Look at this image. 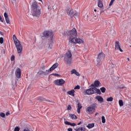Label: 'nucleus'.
I'll return each mask as SVG.
<instances>
[{"instance_id":"obj_10","label":"nucleus","mask_w":131,"mask_h":131,"mask_svg":"<svg viewBox=\"0 0 131 131\" xmlns=\"http://www.w3.org/2000/svg\"><path fill=\"white\" fill-rule=\"evenodd\" d=\"M15 74L17 78H21V69L20 68H17Z\"/></svg>"},{"instance_id":"obj_51","label":"nucleus","mask_w":131,"mask_h":131,"mask_svg":"<svg viewBox=\"0 0 131 131\" xmlns=\"http://www.w3.org/2000/svg\"><path fill=\"white\" fill-rule=\"evenodd\" d=\"M45 67H42V68H41V69H42V70H45Z\"/></svg>"},{"instance_id":"obj_37","label":"nucleus","mask_w":131,"mask_h":131,"mask_svg":"<svg viewBox=\"0 0 131 131\" xmlns=\"http://www.w3.org/2000/svg\"><path fill=\"white\" fill-rule=\"evenodd\" d=\"M13 131H20V127L16 126Z\"/></svg>"},{"instance_id":"obj_46","label":"nucleus","mask_w":131,"mask_h":131,"mask_svg":"<svg viewBox=\"0 0 131 131\" xmlns=\"http://www.w3.org/2000/svg\"><path fill=\"white\" fill-rule=\"evenodd\" d=\"M71 126H76V124L74 123H71Z\"/></svg>"},{"instance_id":"obj_20","label":"nucleus","mask_w":131,"mask_h":131,"mask_svg":"<svg viewBox=\"0 0 131 131\" xmlns=\"http://www.w3.org/2000/svg\"><path fill=\"white\" fill-rule=\"evenodd\" d=\"M74 93H75V91H74V90H72L70 91H68L67 92V94H68V95H70V96H72V97H74Z\"/></svg>"},{"instance_id":"obj_26","label":"nucleus","mask_w":131,"mask_h":131,"mask_svg":"<svg viewBox=\"0 0 131 131\" xmlns=\"http://www.w3.org/2000/svg\"><path fill=\"white\" fill-rule=\"evenodd\" d=\"M94 126H95V123H89L87 126L86 127H88V128L91 129V128H93V127H94Z\"/></svg>"},{"instance_id":"obj_39","label":"nucleus","mask_w":131,"mask_h":131,"mask_svg":"<svg viewBox=\"0 0 131 131\" xmlns=\"http://www.w3.org/2000/svg\"><path fill=\"white\" fill-rule=\"evenodd\" d=\"M114 2H115V0H111L110 3L109 4L110 7H111V6H112V5H113V3H114Z\"/></svg>"},{"instance_id":"obj_58","label":"nucleus","mask_w":131,"mask_h":131,"mask_svg":"<svg viewBox=\"0 0 131 131\" xmlns=\"http://www.w3.org/2000/svg\"><path fill=\"white\" fill-rule=\"evenodd\" d=\"M48 102H51V101H50V100H48Z\"/></svg>"},{"instance_id":"obj_11","label":"nucleus","mask_w":131,"mask_h":131,"mask_svg":"<svg viewBox=\"0 0 131 131\" xmlns=\"http://www.w3.org/2000/svg\"><path fill=\"white\" fill-rule=\"evenodd\" d=\"M67 13L68 15L70 17H73V14H74V12L73 11V9L72 8H68L67 9Z\"/></svg>"},{"instance_id":"obj_17","label":"nucleus","mask_w":131,"mask_h":131,"mask_svg":"<svg viewBox=\"0 0 131 131\" xmlns=\"http://www.w3.org/2000/svg\"><path fill=\"white\" fill-rule=\"evenodd\" d=\"M95 99H96L98 102H100V103L104 102V99H103V97H102L101 96H97Z\"/></svg>"},{"instance_id":"obj_48","label":"nucleus","mask_w":131,"mask_h":131,"mask_svg":"<svg viewBox=\"0 0 131 131\" xmlns=\"http://www.w3.org/2000/svg\"><path fill=\"white\" fill-rule=\"evenodd\" d=\"M72 130H73L72 128H68V131H72Z\"/></svg>"},{"instance_id":"obj_53","label":"nucleus","mask_w":131,"mask_h":131,"mask_svg":"<svg viewBox=\"0 0 131 131\" xmlns=\"http://www.w3.org/2000/svg\"><path fill=\"white\" fill-rule=\"evenodd\" d=\"M94 12H97V9H94Z\"/></svg>"},{"instance_id":"obj_41","label":"nucleus","mask_w":131,"mask_h":131,"mask_svg":"<svg viewBox=\"0 0 131 131\" xmlns=\"http://www.w3.org/2000/svg\"><path fill=\"white\" fill-rule=\"evenodd\" d=\"M80 89V86L79 85H77L74 88V90H79Z\"/></svg>"},{"instance_id":"obj_2","label":"nucleus","mask_w":131,"mask_h":131,"mask_svg":"<svg viewBox=\"0 0 131 131\" xmlns=\"http://www.w3.org/2000/svg\"><path fill=\"white\" fill-rule=\"evenodd\" d=\"M43 35L45 37H50V39L49 42L48 48L52 50L53 49V39H54V33L51 31H45L43 33Z\"/></svg>"},{"instance_id":"obj_7","label":"nucleus","mask_w":131,"mask_h":131,"mask_svg":"<svg viewBox=\"0 0 131 131\" xmlns=\"http://www.w3.org/2000/svg\"><path fill=\"white\" fill-rule=\"evenodd\" d=\"M15 47L17 51L18 54L21 55L22 54V51H23V47L21 45V42H16L15 44Z\"/></svg>"},{"instance_id":"obj_49","label":"nucleus","mask_w":131,"mask_h":131,"mask_svg":"<svg viewBox=\"0 0 131 131\" xmlns=\"http://www.w3.org/2000/svg\"><path fill=\"white\" fill-rule=\"evenodd\" d=\"M118 50H119L120 52H123L122 49H121V48L120 47V48H119Z\"/></svg>"},{"instance_id":"obj_6","label":"nucleus","mask_w":131,"mask_h":131,"mask_svg":"<svg viewBox=\"0 0 131 131\" xmlns=\"http://www.w3.org/2000/svg\"><path fill=\"white\" fill-rule=\"evenodd\" d=\"M69 36L70 37V39L77 36V31L75 28H73L72 30L69 31Z\"/></svg>"},{"instance_id":"obj_34","label":"nucleus","mask_w":131,"mask_h":131,"mask_svg":"<svg viewBox=\"0 0 131 131\" xmlns=\"http://www.w3.org/2000/svg\"><path fill=\"white\" fill-rule=\"evenodd\" d=\"M101 119H102V123H105V122H106V119H105V116H102Z\"/></svg>"},{"instance_id":"obj_27","label":"nucleus","mask_w":131,"mask_h":131,"mask_svg":"<svg viewBox=\"0 0 131 131\" xmlns=\"http://www.w3.org/2000/svg\"><path fill=\"white\" fill-rule=\"evenodd\" d=\"M98 6L99 8H102L103 7V3H102V1L101 0H98Z\"/></svg>"},{"instance_id":"obj_36","label":"nucleus","mask_w":131,"mask_h":131,"mask_svg":"<svg viewBox=\"0 0 131 131\" xmlns=\"http://www.w3.org/2000/svg\"><path fill=\"white\" fill-rule=\"evenodd\" d=\"M0 116L1 117H3V118H5V117H6V114L4 113H0Z\"/></svg>"},{"instance_id":"obj_35","label":"nucleus","mask_w":131,"mask_h":131,"mask_svg":"<svg viewBox=\"0 0 131 131\" xmlns=\"http://www.w3.org/2000/svg\"><path fill=\"white\" fill-rule=\"evenodd\" d=\"M78 16H79L78 13L76 12L75 14L73 13V17H74V18H78Z\"/></svg>"},{"instance_id":"obj_43","label":"nucleus","mask_w":131,"mask_h":131,"mask_svg":"<svg viewBox=\"0 0 131 131\" xmlns=\"http://www.w3.org/2000/svg\"><path fill=\"white\" fill-rule=\"evenodd\" d=\"M0 21H2V23H3L4 22V19L3 18L1 15H0Z\"/></svg>"},{"instance_id":"obj_50","label":"nucleus","mask_w":131,"mask_h":131,"mask_svg":"<svg viewBox=\"0 0 131 131\" xmlns=\"http://www.w3.org/2000/svg\"><path fill=\"white\" fill-rule=\"evenodd\" d=\"M0 34H1V35H4V33H3V32L0 31Z\"/></svg>"},{"instance_id":"obj_24","label":"nucleus","mask_w":131,"mask_h":131,"mask_svg":"<svg viewBox=\"0 0 131 131\" xmlns=\"http://www.w3.org/2000/svg\"><path fill=\"white\" fill-rule=\"evenodd\" d=\"M94 86L95 88H98L100 86V81L99 80H96L94 82Z\"/></svg>"},{"instance_id":"obj_9","label":"nucleus","mask_w":131,"mask_h":131,"mask_svg":"<svg viewBox=\"0 0 131 131\" xmlns=\"http://www.w3.org/2000/svg\"><path fill=\"white\" fill-rule=\"evenodd\" d=\"M85 94L88 95H94L95 94L94 87L86 90Z\"/></svg>"},{"instance_id":"obj_57","label":"nucleus","mask_w":131,"mask_h":131,"mask_svg":"<svg viewBox=\"0 0 131 131\" xmlns=\"http://www.w3.org/2000/svg\"><path fill=\"white\" fill-rule=\"evenodd\" d=\"M48 9H49V10L50 9V7H48Z\"/></svg>"},{"instance_id":"obj_55","label":"nucleus","mask_w":131,"mask_h":131,"mask_svg":"<svg viewBox=\"0 0 131 131\" xmlns=\"http://www.w3.org/2000/svg\"><path fill=\"white\" fill-rule=\"evenodd\" d=\"M127 60H128V61H129V58H127Z\"/></svg>"},{"instance_id":"obj_13","label":"nucleus","mask_w":131,"mask_h":131,"mask_svg":"<svg viewBox=\"0 0 131 131\" xmlns=\"http://www.w3.org/2000/svg\"><path fill=\"white\" fill-rule=\"evenodd\" d=\"M38 73L39 75H48L50 73V71H49V70H46L45 72L39 71Z\"/></svg>"},{"instance_id":"obj_4","label":"nucleus","mask_w":131,"mask_h":131,"mask_svg":"<svg viewBox=\"0 0 131 131\" xmlns=\"http://www.w3.org/2000/svg\"><path fill=\"white\" fill-rule=\"evenodd\" d=\"M105 59V54H104L103 52L100 53L97 57V62L96 64V66L97 67H101V66L102 65V60Z\"/></svg>"},{"instance_id":"obj_18","label":"nucleus","mask_w":131,"mask_h":131,"mask_svg":"<svg viewBox=\"0 0 131 131\" xmlns=\"http://www.w3.org/2000/svg\"><path fill=\"white\" fill-rule=\"evenodd\" d=\"M91 86L94 88V91H96V93L98 94V95H101V90L97 89V88L95 87V85L93 84L91 85Z\"/></svg>"},{"instance_id":"obj_44","label":"nucleus","mask_w":131,"mask_h":131,"mask_svg":"<svg viewBox=\"0 0 131 131\" xmlns=\"http://www.w3.org/2000/svg\"><path fill=\"white\" fill-rule=\"evenodd\" d=\"M52 75H54V76H60V75L58 74H52Z\"/></svg>"},{"instance_id":"obj_28","label":"nucleus","mask_w":131,"mask_h":131,"mask_svg":"<svg viewBox=\"0 0 131 131\" xmlns=\"http://www.w3.org/2000/svg\"><path fill=\"white\" fill-rule=\"evenodd\" d=\"M70 117L71 119H77V116L75 115L70 114Z\"/></svg>"},{"instance_id":"obj_29","label":"nucleus","mask_w":131,"mask_h":131,"mask_svg":"<svg viewBox=\"0 0 131 131\" xmlns=\"http://www.w3.org/2000/svg\"><path fill=\"white\" fill-rule=\"evenodd\" d=\"M83 40L81 38H77V43H83Z\"/></svg>"},{"instance_id":"obj_47","label":"nucleus","mask_w":131,"mask_h":131,"mask_svg":"<svg viewBox=\"0 0 131 131\" xmlns=\"http://www.w3.org/2000/svg\"><path fill=\"white\" fill-rule=\"evenodd\" d=\"M6 116H9V115H10V112H7L6 113Z\"/></svg>"},{"instance_id":"obj_42","label":"nucleus","mask_w":131,"mask_h":131,"mask_svg":"<svg viewBox=\"0 0 131 131\" xmlns=\"http://www.w3.org/2000/svg\"><path fill=\"white\" fill-rule=\"evenodd\" d=\"M14 60H15V56L12 55V56H11V61H14Z\"/></svg>"},{"instance_id":"obj_56","label":"nucleus","mask_w":131,"mask_h":131,"mask_svg":"<svg viewBox=\"0 0 131 131\" xmlns=\"http://www.w3.org/2000/svg\"><path fill=\"white\" fill-rule=\"evenodd\" d=\"M13 90H15V88L12 87Z\"/></svg>"},{"instance_id":"obj_14","label":"nucleus","mask_w":131,"mask_h":131,"mask_svg":"<svg viewBox=\"0 0 131 131\" xmlns=\"http://www.w3.org/2000/svg\"><path fill=\"white\" fill-rule=\"evenodd\" d=\"M4 17L5 18L6 23H7V24H10V18H9V15H8L7 12L4 13Z\"/></svg>"},{"instance_id":"obj_54","label":"nucleus","mask_w":131,"mask_h":131,"mask_svg":"<svg viewBox=\"0 0 131 131\" xmlns=\"http://www.w3.org/2000/svg\"><path fill=\"white\" fill-rule=\"evenodd\" d=\"M98 114V113L95 114V116H97V115Z\"/></svg>"},{"instance_id":"obj_31","label":"nucleus","mask_w":131,"mask_h":131,"mask_svg":"<svg viewBox=\"0 0 131 131\" xmlns=\"http://www.w3.org/2000/svg\"><path fill=\"white\" fill-rule=\"evenodd\" d=\"M62 35L63 36H67V35L69 36V31H66L63 33H62Z\"/></svg>"},{"instance_id":"obj_45","label":"nucleus","mask_w":131,"mask_h":131,"mask_svg":"<svg viewBox=\"0 0 131 131\" xmlns=\"http://www.w3.org/2000/svg\"><path fill=\"white\" fill-rule=\"evenodd\" d=\"M67 110H71V106L70 105H69L67 107Z\"/></svg>"},{"instance_id":"obj_19","label":"nucleus","mask_w":131,"mask_h":131,"mask_svg":"<svg viewBox=\"0 0 131 131\" xmlns=\"http://www.w3.org/2000/svg\"><path fill=\"white\" fill-rule=\"evenodd\" d=\"M74 129L76 131H85L86 128L84 127H80L77 128H75Z\"/></svg>"},{"instance_id":"obj_30","label":"nucleus","mask_w":131,"mask_h":131,"mask_svg":"<svg viewBox=\"0 0 131 131\" xmlns=\"http://www.w3.org/2000/svg\"><path fill=\"white\" fill-rule=\"evenodd\" d=\"M119 105L120 107H122V106H123V101L122 100H119Z\"/></svg>"},{"instance_id":"obj_5","label":"nucleus","mask_w":131,"mask_h":131,"mask_svg":"<svg viewBox=\"0 0 131 131\" xmlns=\"http://www.w3.org/2000/svg\"><path fill=\"white\" fill-rule=\"evenodd\" d=\"M96 112V103H93L86 108V112L90 115L93 114Z\"/></svg>"},{"instance_id":"obj_52","label":"nucleus","mask_w":131,"mask_h":131,"mask_svg":"<svg viewBox=\"0 0 131 131\" xmlns=\"http://www.w3.org/2000/svg\"><path fill=\"white\" fill-rule=\"evenodd\" d=\"M81 124V122H80L79 123H78V125H80Z\"/></svg>"},{"instance_id":"obj_40","label":"nucleus","mask_w":131,"mask_h":131,"mask_svg":"<svg viewBox=\"0 0 131 131\" xmlns=\"http://www.w3.org/2000/svg\"><path fill=\"white\" fill-rule=\"evenodd\" d=\"M0 43H4V38L1 37L0 38Z\"/></svg>"},{"instance_id":"obj_1","label":"nucleus","mask_w":131,"mask_h":131,"mask_svg":"<svg viewBox=\"0 0 131 131\" xmlns=\"http://www.w3.org/2000/svg\"><path fill=\"white\" fill-rule=\"evenodd\" d=\"M41 14L40 9H39L37 3L35 2H33L32 4L31 14L34 17H38V18H39Z\"/></svg>"},{"instance_id":"obj_22","label":"nucleus","mask_w":131,"mask_h":131,"mask_svg":"<svg viewBox=\"0 0 131 131\" xmlns=\"http://www.w3.org/2000/svg\"><path fill=\"white\" fill-rule=\"evenodd\" d=\"M70 39L73 43H77V38L76 37H73V38Z\"/></svg>"},{"instance_id":"obj_33","label":"nucleus","mask_w":131,"mask_h":131,"mask_svg":"<svg viewBox=\"0 0 131 131\" xmlns=\"http://www.w3.org/2000/svg\"><path fill=\"white\" fill-rule=\"evenodd\" d=\"M106 101L107 102H112V101H113V97H111L107 98Z\"/></svg>"},{"instance_id":"obj_12","label":"nucleus","mask_w":131,"mask_h":131,"mask_svg":"<svg viewBox=\"0 0 131 131\" xmlns=\"http://www.w3.org/2000/svg\"><path fill=\"white\" fill-rule=\"evenodd\" d=\"M58 66H59V64L58 63H54L49 70L48 71L51 72V71H53V70H55L56 68H58Z\"/></svg>"},{"instance_id":"obj_8","label":"nucleus","mask_w":131,"mask_h":131,"mask_svg":"<svg viewBox=\"0 0 131 131\" xmlns=\"http://www.w3.org/2000/svg\"><path fill=\"white\" fill-rule=\"evenodd\" d=\"M54 83L56 84V85L62 86V85L65 83V80H64L63 79L55 80L54 81Z\"/></svg>"},{"instance_id":"obj_16","label":"nucleus","mask_w":131,"mask_h":131,"mask_svg":"<svg viewBox=\"0 0 131 131\" xmlns=\"http://www.w3.org/2000/svg\"><path fill=\"white\" fill-rule=\"evenodd\" d=\"M71 72V74H75L76 76H80V74H79V73L76 71V70L75 69H73Z\"/></svg>"},{"instance_id":"obj_3","label":"nucleus","mask_w":131,"mask_h":131,"mask_svg":"<svg viewBox=\"0 0 131 131\" xmlns=\"http://www.w3.org/2000/svg\"><path fill=\"white\" fill-rule=\"evenodd\" d=\"M64 61L68 65H71L72 64V53H71L70 51L69 50L64 54Z\"/></svg>"},{"instance_id":"obj_32","label":"nucleus","mask_w":131,"mask_h":131,"mask_svg":"<svg viewBox=\"0 0 131 131\" xmlns=\"http://www.w3.org/2000/svg\"><path fill=\"white\" fill-rule=\"evenodd\" d=\"M100 91L101 92V93H105V92H106V88H105V87H102L100 88Z\"/></svg>"},{"instance_id":"obj_25","label":"nucleus","mask_w":131,"mask_h":131,"mask_svg":"<svg viewBox=\"0 0 131 131\" xmlns=\"http://www.w3.org/2000/svg\"><path fill=\"white\" fill-rule=\"evenodd\" d=\"M99 16L97 15H95L93 18V21H96V22H99Z\"/></svg>"},{"instance_id":"obj_21","label":"nucleus","mask_w":131,"mask_h":131,"mask_svg":"<svg viewBox=\"0 0 131 131\" xmlns=\"http://www.w3.org/2000/svg\"><path fill=\"white\" fill-rule=\"evenodd\" d=\"M120 49V45H119V41H115V49L119 50Z\"/></svg>"},{"instance_id":"obj_23","label":"nucleus","mask_w":131,"mask_h":131,"mask_svg":"<svg viewBox=\"0 0 131 131\" xmlns=\"http://www.w3.org/2000/svg\"><path fill=\"white\" fill-rule=\"evenodd\" d=\"M13 38L15 44L17 43V42H20V41L17 39V37H16L15 35H13Z\"/></svg>"},{"instance_id":"obj_38","label":"nucleus","mask_w":131,"mask_h":131,"mask_svg":"<svg viewBox=\"0 0 131 131\" xmlns=\"http://www.w3.org/2000/svg\"><path fill=\"white\" fill-rule=\"evenodd\" d=\"M64 124H66V125H71V123L70 122H68L67 121H64Z\"/></svg>"},{"instance_id":"obj_15","label":"nucleus","mask_w":131,"mask_h":131,"mask_svg":"<svg viewBox=\"0 0 131 131\" xmlns=\"http://www.w3.org/2000/svg\"><path fill=\"white\" fill-rule=\"evenodd\" d=\"M82 108V106L80 104V102L78 103L77 112L78 114H80V109Z\"/></svg>"}]
</instances>
